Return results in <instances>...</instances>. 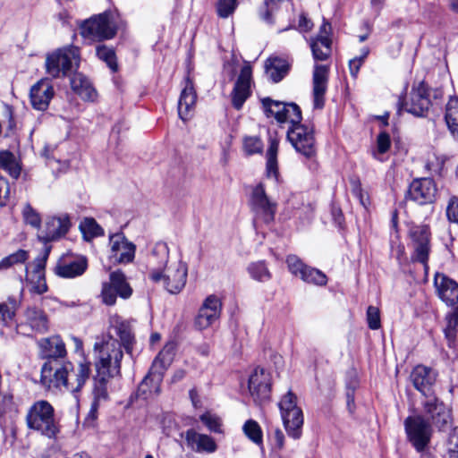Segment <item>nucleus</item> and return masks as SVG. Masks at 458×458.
I'll use <instances>...</instances> for the list:
<instances>
[{
    "mask_svg": "<svg viewBox=\"0 0 458 458\" xmlns=\"http://www.w3.org/2000/svg\"><path fill=\"white\" fill-rule=\"evenodd\" d=\"M28 429L49 439L60 432V424L54 406L47 400H38L28 407L25 415Z\"/></svg>",
    "mask_w": 458,
    "mask_h": 458,
    "instance_id": "nucleus-1",
    "label": "nucleus"
},
{
    "mask_svg": "<svg viewBox=\"0 0 458 458\" xmlns=\"http://www.w3.org/2000/svg\"><path fill=\"white\" fill-rule=\"evenodd\" d=\"M94 349L98 353L95 361L96 372L98 375L118 376L123 357L120 343L111 335H107L101 341L95 343Z\"/></svg>",
    "mask_w": 458,
    "mask_h": 458,
    "instance_id": "nucleus-2",
    "label": "nucleus"
},
{
    "mask_svg": "<svg viewBox=\"0 0 458 458\" xmlns=\"http://www.w3.org/2000/svg\"><path fill=\"white\" fill-rule=\"evenodd\" d=\"M80 62L79 47L66 46L47 54L45 61L46 72L53 79L66 77L73 68L79 67Z\"/></svg>",
    "mask_w": 458,
    "mask_h": 458,
    "instance_id": "nucleus-3",
    "label": "nucleus"
},
{
    "mask_svg": "<svg viewBox=\"0 0 458 458\" xmlns=\"http://www.w3.org/2000/svg\"><path fill=\"white\" fill-rule=\"evenodd\" d=\"M188 276V265L182 259L170 262L162 270L152 269L149 279L162 286L172 294L179 293L185 286Z\"/></svg>",
    "mask_w": 458,
    "mask_h": 458,
    "instance_id": "nucleus-4",
    "label": "nucleus"
},
{
    "mask_svg": "<svg viewBox=\"0 0 458 458\" xmlns=\"http://www.w3.org/2000/svg\"><path fill=\"white\" fill-rule=\"evenodd\" d=\"M72 363L64 360H47L41 368L40 383L52 391H66L67 377Z\"/></svg>",
    "mask_w": 458,
    "mask_h": 458,
    "instance_id": "nucleus-5",
    "label": "nucleus"
},
{
    "mask_svg": "<svg viewBox=\"0 0 458 458\" xmlns=\"http://www.w3.org/2000/svg\"><path fill=\"white\" fill-rule=\"evenodd\" d=\"M116 33L113 14L105 12L85 21L81 26V34L83 38L91 40H104L112 38Z\"/></svg>",
    "mask_w": 458,
    "mask_h": 458,
    "instance_id": "nucleus-6",
    "label": "nucleus"
},
{
    "mask_svg": "<svg viewBox=\"0 0 458 458\" xmlns=\"http://www.w3.org/2000/svg\"><path fill=\"white\" fill-rule=\"evenodd\" d=\"M262 106L267 117H274L279 123L296 125L302 120L301 111L295 103H285L264 98Z\"/></svg>",
    "mask_w": 458,
    "mask_h": 458,
    "instance_id": "nucleus-7",
    "label": "nucleus"
},
{
    "mask_svg": "<svg viewBox=\"0 0 458 458\" xmlns=\"http://www.w3.org/2000/svg\"><path fill=\"white\" fill-rule=\"evenodd\" d=\"M287 139L294 149L307 158L316 155V140L312 126L302 124L291 125L287 131Z\"/></svg>",
    "mask_w": 458,
    "mask_h": 458,
    "instance_id": "nucleus-8",
    "label": "nucleus"
},
{
    "mask_svg": "<svg viewBox=\"0 0 458 458\" xmlns=\"http://www.w3.org/2000/svg\"><path fill=\"white\" fill-rule=\"evenodd\" d=\"M250 205L255 214L256 221L259 220L265 224H269L274 220L277 204L267 196L263 182L252 187Z\"/></svg>",
    "mask_w": 458,
    "mask_h": 458,
    "instance_id": "nucleus-9",
    "label": "nucleus"
},
{
    "mask_svg": "<svg viewBox=\"0 0 458 458\" xmlns=\"http://www.w3.org/2000/svg\"><path fill=\"white\" fill-rule=\"evenodd\" d=\"M407 437L415 450L423 452L428 445L432 429L430 424L421 416H409L404 420Z\"/></svg>",
    "mask_w": 458,
    "mask_h": 458,
    "instance_id": "nucleus-10",
    "label": "nucleus"
},
{
    "mask_svg": "<svg viewBox=\"0 0 458 458\" xmlns=\"http://www.w3.org/2000/svg\"><path fill=\"white\" fill-rule=\"evenodd\" d=\"M108 246V259L111 264H128L133 261L136 245L129 242L123 233L110 234Z\"/></svg>",
    "mask_w": 458,
    "mask_h": 458,
    "instance_id": "nucleus-11",
    "label": "nucleus"
},
{
    "mask_svg": "<svg viewBox=\"0 0 458 458\" xmlns=\"http://www.w3.org/2000/svg\"><path fill=\"white\" fill-rule=\"evenodd\" d=\"M413 253L412 261L423 265L425 271L428 270V259L430 252V232L428 226H414L410 231Z\"/></svg>",
    "mask_w": 458,
    "mask_h": 458,
    "instance_id": "nucleus-12",
    "label": "nucleus"
},
{
    "mask_svg": "<svg viewBox=\"0 0 458 458\" xmlns=\"http://www.w3.org/2000/svg\"><path fill=\"white\" fill-rule=\"evenodd\" d=\"M49 251L50 249L47 248L42 256L26 266V281L30 285V291L38 294H42L48 289L45 278V267Z\"/></svg>",
    "mask_w": 458,
    "mask_h": 458,
    "instance_id": "nucleus-13",
    "label": "nucleus"
},
{
    "mask_svg": "<svg viewBox=\"0 0 458 458\" xmlns=\"http://www.w3.org/2000/svg\"><path fill=\"white\" fill-rule=\"evenodd\" d=\"M249 391L255 403H262L270 397V374L264 369L256 368L249 378Z\"/></svg>",
    "mask_w": 458,
    "mask_h": 458,
    "instance_id": "nucleus-14",
    "label": "nucleus"
},
{
    "mask_svg": "<svg viewBox=\"0 0 458 458\" xmlns=\"http://www.w3.org/2000/svg\"><path fill=\"white\" fill-rule=\"evenodd\" d=\"M251 85L252 69L250 65L245 64L242 67L231 93L232 105L235 109L240 110L245 101L250 97Z\"/></svg>",
    "mask_w": 458,
    "mask_h": 458,
    "instance_id": "nucleus-15",
    "label": "nucleus"
},
{
    "mask_svg": "<svg viewBox=\"0 0 458 458\" xmlns=\"http://www.w3.org/2000/svg\"><path fill=\"white\" fill-rule=\"evenodd\" d=\"M221 307L222 303L217 296H208L195 318V327L198 330H204L209 327L219 318Z\"/></svg>",
    "mask_w": 458,
    "mask_h": 458,
    "instance_id": "nucleus-16",
    "label": "nucleus"
},
{
    "mask_svg": "<svg viewBox=\"0 0 458 458\" xmlns=\"http://www.w3.org/2000/svg\"><path fill=\"white\" fill-rule=\"evenodd\" d=\"M430 106L428 87L424 82L419 83L410 93L409 99L406 100L402 107L408 113L415 116L426 115Z\"/></svg>",
    "mask_w": 458,
    "mask_h": 458,
    "instance_id": "nucleus-17",
    "label": "nucleus"
},
{
    "mask_svg": "<svg viewBox=\"0 0 458 458\" xmlns=\"http://www.w3.org/2000/svg\"><path fill=\"white\" fill-rule=\"evenodd\" d=\"M437 191V185L432 179H416L410 184L407 197L420 205H425L435 200Z\"/></svg>",
    "mask_w": 458,
    "mask_h": 458,
    "instance_id": "nucleus-18",
    "label": "nucleus"
},
{
    "mask_svg": "<svg viewBox=\"0 0 458 458\" xmlns=\"http://www.w3.org/2000/svg\"><path fill=\"white\" fill-rule=\"evenodd\" d=\"M48 327V321L45 312L37 308H28L23 320L17 326L20 334L30 335L31 332L45 333Z\"/></svg>",
    "mask_w": 458,
    "mask_h": 458,
    "instance_id": "nucleus-19",
    "label": "nucleus"
},
{
    "mask_svg": "<svg viewBox=\"0 0 458 458\" xmlns=\"http://www.w3.org/2000/svg\"><path fill=\"white\" fill-rule=\"evenodd\" d=\"M426 397L427 399L423 403L425 415L431 420L433 425L442 429L450 423V411L436 396L428 394Z\"/></svg>",
    "mask_w": 458,
    "mask_h": 458,
    "instance_id": "nucleus-20",
    "label": "nucleus"
},
{
    "mask_svg": "<svg viewBox=\"0 0 458 458\" xmlns=\"http://www.w3.org/2000/svg\"><path fill=\"white\" fill-rule=\"evenodd\" d=\"M54 96V86L48 78L39 80L31 86L30 90V104L38 111L47 110Z\"/></svg>",
    "mask_w": 458,
    "mask_h": 458,
    "instance_id": "nucleus-21",
    "label": "nucleus"
},
{
    "mask_svg": "<svg viewBox=\"0 0 458 458\" xmlns=\"http://www.w3.org/2000/svg\"><path fill=\"white\" fill-rule=\"evenodd\" d=\"M71 227L70 218L67 215L53 216L46 222L45 230L38 234L40 241L49 242L64 237Z\"/></svg>",
    "mask_w": 458,
    "mask_h": 458,
    "instance_id": "nucleus-22",
    "label": "nucleus"
},
{
    "mask_svg": "<svg viewBox=\"0 0 458 458\" xmlns=\"http://www.w3.org/2000/svg\"><path fill=\"white\" fill-rule=\"evenodd\" d=\"M91 374L90 362L80 361L76 368L72 365L67 377L66 391L72 393L76 402H78V393L82 389Z\"/></svg>",
    "mask_w": 458,
    "mask_h": 458,
    "instance_id": "nucleus-23",
    "label": "nucleus"
},
{
    "mask_svg": "<svg viewBox=\"0 0 458 458\" xmlns=\"http://www.w3.org/2000/svg\"><path fill=\"white\" fill-rule=\"evenodd\" d=\"M436 293L446 305L453 306L458 302V284L444 274L437 273L434 278Z\"/></svg>",
    "mask_w": 458,
    "mask_h": 458,
    "instance_id": "nucleus-24",
    "label": "nucleus"
},
{
    "mask_svg": "<svg viewBox=\"0 0 458 458\" xmlns=\"http://www.w3.org/2000/svg\"><path fill=\"white\" fill-rule=\"evenodd\" d=\"M437 377V373L433 369L418 365L412 369L410 378L413 386L426 396L430 394L431 387L435 384Z\"/></svg>",
    "mask_w": 458,
    "mask_h": 458,
    "instance_id": "nucleus-25",
    "label": "nucleus"
},
{
    "mask_svg": "<svg viewBox=\"0 0 458 458\" xmlns=\"http://www.w3.org/2000/svg\"><path fill=\"white\" fill-rule=\"evenodd\" d=\"M328 67L316 64L313 72V106L321 109L325 105L327 89Z\"/></svg>",
    "mask_w": 458,
    "mask_h": 458,
    "instance_id": "nucleus-26",
    "label": "nucleus"
},
{
    "mask_svg": "<svg viewBox=\"0 0 458 458\" xmlns=\"http://www.w3.org/2000/svg\"><path fill=\"white\" fill-rule=\"evenodd\" d=\"M187 445L196 453L213 454L217 450V445L208 435L198 433L191 428L185 432Z\"/></svg>",
    "mask_w": 458,
    "mask_h": 458,
    "instance_id": "nucleus-27",
    "label": "nucleus"
},
{
    "mask_svg": "<svg viewBox=\"0 0 458 458\" xmlns=\"http://www.w3.org/2000/svg\"><path fill=\"white\" fill-rule=\"evenodd\" d=\"M87 259L83 257L72 259H62L55 267V273L64 278H73L81 276L87 269Z\"/></svg>",
    "mask_w": 458,
    "mask_h": 458,
    "instance_id": "nucleus-28",
    "label": "nucleus"
},
{
    "mask_svg": "<svg viewBox=\"0 0 458 458\" xmlns=\"http://www.w3.org/2000/svg\"><path fill=\"white\" fill-rule=\"evenodd\" d=\"M196 99L197 94L193 88L192 81L187 79L178 102V115L183 122H186L191 116Z\"/></svg>",
    "mask_w": 458,
    "mask_h": 458,
    "instance_id": "nucleus-29",
    "label": "nucleus"
},
{
    "mask_svg": "<svg viewBox=\"0 0 458 458\" xmlns=\"http://www.w3.org/2000/svg\"><path fill=\"white\" fill-rule=\"evenodd\" d=\"M38 346L41 354L47 360H63L67 354L65 344L58 335L41 339L38 341Z\"/></svg>",
    "mask_w": 458,
    "mask_h": 458,
    "instance_id": "nucleus-30",
    "label": "nucleus"
},
{
    "mask_svg": "<svg viewBox=\"0 0 458 458\" xmlns=\"http://www.w3.org/2000/svg\"><path fill=\"white\" fill-rule=\"evenodd\" d=\"M176 344L168 342L153 360L150 374L157 375L161 378L163 372L171 365L175 355Z\"/></svg>",
    "mask_w": 458,
    "mask_h": 458,
    "instance_id": "nucleus-31",
    "label": "nucleus"
},
{
    "mask_svg": "<svg viewBox=\"0 0 458 458\" xmlns=\"http://www.w3.org/2000/svg\"><path fill=\"white\" fill-rule=\"evenodd\" d=\"M72 89L85 101H95L97 91L90 81L82 73L75 72L71 78Z\"/></svg>",
    "mask_w": 458,
    "mask_h": 458,
    "instance_id": "nucleus-32",
    "label": "nucleus"
},
{
    "mask_svg": "<svg viewBox=\"0 0 458 458\" xmlns=\"http://www.w3.org/2000/svg\"><path fill=\"white\" fill-rule=\"evenodd\" d=\"M110 328L119 336L121 346L123 345L127 352H131L134 337L130 324L121 318L114 316L110 318Z\"/></svg>",
    "mask_w": 458,
    "mask_h": 458,
    "instance_id": "nucleus-33",
    "label": "nucleus"
},
{
    "mask_svg": "<svg viewBox=\"0 0 458 458\" xmlns=\"http://www.w3.org/2000/svg\"><path fill=\"white\" fill-rule=\"evenodd\" d=\"M284 426L289 437L299 439L301 436L303 425V413L301 408L293 409L288 412V416L281 415Z\"/></svg>",
    "mask_w": 458,
    "mask_h": 458,
    "instance_id": "nucleus-34",
    "label": "nucleus"
},
{
    "mask_svg": "<svg viewBox=\"0 0 458 458\" xmlns=\"http://www.w3.org/2000/svg\"><path fill=\"white\" fill-rule=\"evenodd\" d=\"M289 64L286 60L270 57L266 62V73L275 83L279 82L287 74Z\"/></svg>",
    "mask_w": 458,
    "mask_h": 458,
    "instance_id": "nucleus-35",
    "label": "nucleus"
},
{
    "mask_svg": "<svg viewBox=\"0 0 458 458\" xmlns=\"http://www.w3.org/2000/svg\"><path fill=\"white\" fill-rule=\"evenodd\" d=\"M279 141L276 138L269 139V146L267 150L266 174L267 178H274L278 181L277 152Z\"/></svg>",
    "mask_w": 458,
    "mask_h": 458,
    "instance_id": "nucleus-36",
    "label": "nucleus"
},
{
    "mask_svg": "<svg viewBox=\"0 0 458 458\" xmlns=\"http://www.w3.org/2000/svg\"><path fill=\"white\" fill-rule=\"evenodd\" d=\"M445 120L452 135L458 140V98H450L445 113Z\"/></svg>",
    "mask_w": 458,
    "mask_h": 458,
    "instance_id": "nucleus-37",
    "label": "nucleus"
},
{
    "mask_svg": "<svg viewBox=\"0 0 458 458\" xmlns=\"http://www.w3.org/2000/svg\"><path fill=\"white\" fill-rule=\"evenodd\" d=\"M109 283L123 299H128L132 294V289L126 280L125 275L120 271H114L109 276Z\"/></svg>",
    "mask_w": 458,
    "mask_h": 458,
    "instance_id": "nucleus-38",
    "label": "nucleus"
},
{
    "mask_svg": "<svg viewBox=\"0 0 458 458\" xmlns=\"http://www.w3.org/2000/svg\"><path fill=\"white\" fill-rule=\"evenodd\" d=\"M112 377L109 375H98L96 374L94 377V387H93V401L96 403L101 404L108 398L107 393V382Z\"/></svg>",
    "mask_w": 458,
    "mask_h": 458,
    "instance_id": "nucleus-39",
    "label": "nucleus"
},
{
    "mask_svg": "<svg viewBox=\"0 0 458 458\" xmlns=\"http://www.w3.org/2000/svg\"><path fill=\"white\" fill-rule=\"evenodd\" d=\"M331 39L325 37L312 39L310 48L314 59L319 61L327 59L331 54Z\"/></svg>",
    "mask_w": 458,
    "mask_h": 458,
    "instance_id": "nucleus-40",
    "label": "nucleus"
},
{
    "mask_svg": "<svg viewBox=\"0 0 458 458\" xmlns=\"http://www.w3.org/2000/svg\"><path fill=\"white\" fill-rule=\"evenodd\" d=\"M150 259L157 265L154 269L162 270L164 267L168 265L169 261V248L167 244L163 242H157L151 250Z\"/></svg>",
    "mask_w": 458,
    "mask_h": 458,
    "instance_id": "nucleus-41",
    "label": "nucleus"
},
{
    "mask_svg": "<svg viewBox=\"0 0 458 458\" xmlns=\"http://www.w3.org/2000/svg\"><path fill=\"white\" fill-rule=\"evenodd\" d=\"M250 278L255 281L265 283L271 279L272 275L265 261L252 262L247 267Z\"/></svg>",
    "mask_w": 458,
    "mask_h": 458,
    "instance_id": "nucleus-42",
    "label": "nucleus"
},
{
    "mask_svg": "<svg viewBox=\"0 0 458 458\" xmlns=\"http://www.w3.org/2000/svg\"><path fill=\"white\" fill-rule=\"evenodd\" d=\"M19 306L20 301L15 297H9L6 302L0 303V324L8 325L12 322Z\"/></svg>",
    "mask_w": 458,
    "mask_h": 458,
    "instance_id": "nucleus-43",
    "label": "nucleus"
},
{
    "mask_svg": "<svg viewBox=\"0 0 458 458\" xmlns=\"http://www.w3.org/2000/svg\"><path fill=\"white\" fill-rule=\"evenodd\" d=\"M0 170L7 172L13 178L20 175L21 169L13 153L9 151L0 152Z\"/></svg>",
    "mask_w": 458,
    "mask_h": 458,
    "instance_id": "nucleus-44",
    "label": "nucleus"
},
{
    "mask_svg": "<svg viewBox=\"0 0 458 458\" xmlns=\"http://www.w3.org/2000/svg\"><path fill=\"white\" fill-rule=\"evenodd\" d=\"M29 258V251L20 249L0 260V269H7L15 265L24 264Z\"/></svg>",
    "mask_w": 458,
    "mask_h": 458,
    "instance_id": "nucleus-45",
    "label": "nucleus"
},
{
    "mask_svg": "<svg viewBox=\"0 0 458 458\" xmlns=\"http://www.w3.org/2000/svg\"><path fill=\"white\" fill-rule=\"evenodd\" d=\"M243 432L246 437L254 444L259 445L263 443V433L259 423L253 420H247L243 427Z\"/></svg>",
    "mask_w": 458,
    "mask_h": 458,
    "instance_id": "nucleus-46",
    "label": "nucleus"
},
{
    "mask_svg": "<svg viewBox=\"0 0 458 458\" xmlns=\"http://www.w3.org/2000/svg\"><path fill=\"white\" fill-rule=\"evenodd\" d=\"M301 279L303 282L308 284H313L316 285H325L327 282V276L315 267H311L310 266L307 267L305 271H302Z\"/></svg>",
    "mask_w": 458,
    "mask_h": 458,
    "instance_id": "nucleus-47",
    "label": "nucleus"
},
{
    "mask_svg": "<svg viewBox=\"0 0 458 458\" xmlns=\"http://www.w3.org/2000/svg\"><path fill=\"white\" fill-rule=\"evenodd\" d=\"M80 228L87 240L104 234L103 228L93 218H85L81 223Z\"/></svg>",
    "mask_w": 458,
    "mask_h": 458,
    "instance_id": "nucleus-48",
    "label": "nucleus"
},
{
    "mask_svg": "<svg viewBox=\"0 0 458 458\" xmlns=\"http://www.w3.org/2000/svg\"><path fill=\"white\" fill-rule=\"evenodd\" d=\"M391 146L390 136L387 132L382 131L377 137V146L372 151V156L378 161H384L382 155L386 153Z\"/></svg>",
    "mask_w": 458,
    "mask_h": 458,
    "instance_id": "nucleus-49",
    "label": "nucleus"
},
{
    "mask_svg": "<svg viewBox=\"0 0 458 458\" xmlns=\"http://www.w3.org/2000/svg\"><path fill=\"white\" fill-rule=\"evenodd\" d=\"M96 53L100 60L106 63L108 67L115 72L117 70V64L115 62V54L113 48L108 47L105 45H99L96 48Z\"/></svg>",
    "mask_w": 458,
    "mask_h": 458,
    "instance_id": "nucleus-50",
    "label": "nucleus"
},
{
    "mask_svg": "<svg viewBox=\"0 0 458 458\" xmlns=\"http://www.w3.org/2000/svg\"><path fill=\"white\" fill-rule=\"evenodd\" d=\"M278 407L280 409L281 415L288 416V412L292 411L293 409H299L300 407L297 405V397L296 395L289 391L287 392L280 400L278 403Z\"/></svg>",
    "mask_w": 458,
    "mask_h": 458,
    "instance_id": "nucleus-51",
    "label": "nucleus"
},
{
    "mask_svg": "<svg viewBox=\"0 0 458 458\" xmlns=\"http://www.w3.org/2000/svg\"><path fill=\"white\" fill-rule=\"evenodd\" d=\"M446 320L445 334L449 340H453L456 337L458 328V305L446 316Z\"/></svg>",
    "mask_w": 458,
    "mask_h": 458,
    "instance_id": "nucleus-52",
    "label": "nucleus"
},
{
    "mask_svg": "<svg viewBox=\"0 0 458 458\" xmlns=\"http://www.w3.org/2000/svg\"><path fill=\"white\" fill-rule=\"evenodd\" d=\"M286 264L289 271L299 278L301 277L302 271L307 269L308 265L304 264L303 261L296 255L291 254L286 258Z\"/></svg>",
    "mask_w": 458,
    "mask_h": 458,
    "instance_id": "nucleus-53",
    "label": "nucleus"
},
{
    "mask_svg": "<svg viewBox=\"0 0 458 458\" xmlns=\"http://www.w3.org/2000/svg\"><path fill=\"white\" fill-rule=\"evenodd\" d=\"M24 222L33 228L38 229L41 225L39 214L30 205L26 204L22 209Z\"/></svg>",
    "mask_w": 458,
    "mask_h": 458,
    "instance_id": "nucleus-54",
    "label": "nucleus"
},
{
    "mask_svg": "<svg viewBox=\"0 0 458 458\" xmlns=\"http://www.w3.org/2000/svg\"><path fill=\"white\" fill-rule=\"evenodd\" d=\"M263 143L258 137H245L243 140V150L246 155L250 156L261 153Z\"/></svg>",
    "mask_w": 458,
    "mask_h": 458,
    "instance_id": "nucleus-55",
    "label": "nucleus"
},
{
    "mask_svg": "<svg viewBox=\"0 0 458 458\" xmlns=\"http://www.w3.org/2000/svg\"><path fill=\"white\" fill-rule=\"evenodd\" d=\"M237 4V0H218L216 4L218 16L221 18L229 17L234 13Z\"/></svg>",
    "mask_w": 458,
    "mask_h": 458,
    "instance_id": "nucleus-56",
    "label": "nucleus"
},
{
    "mask_svg": "<svg viewBox=\"0 0 458 458\" xmlns=\"http://www.w3.org/2000/svg\"><path fill=\"white\" fill-rule=\"evenodd\" d=\"M200 420L205 424V426L211 431L215 433H222L223 430L221 428V420L220 419L213 415L209 412H206L199 417Z\"/></svg>",
    "mask_w": 458,
    "mask_h": 458,
    "instance_id": "nucleus-57",
    "label": "nucleus"
},
{
    "mask_svg": "<svg viewBox=\"0 0 458 458\" xmlns=\"http://www.w3.org/2000/svg\"><path fill=\"white\" fill-rule=\"evenodd\" d=\"M118 293L114 289L109 282L104 283L102 286V301L106 305H114L116 301Z\"/></svg>",
    "mask_w": 458,
    "mask_h": 458,
    "instance_id": "nucleus-58",
    "label": "nucleus"
},
{
    "mask_svg": "<svg viewBox=\"0 0 458 458\" xmlns=\"http://www.w3.org/2000/svg\"><path fill=\"white\" fill-rule=\"evenodd\" d=\"M281 1L282 0H265V6L262 7L259 11L260 18L263 21L271 23L273 21L272 13L276 10L277 4Z\"/></svg>",
    "mask_w": 458,
    "mask_h": 458,
    "instance_id": "nucleus-59",
    "label": "nucleus"
},
{
    "mask_svg": "<svg viewBox=\"0 0 458 458\" xmlns=\"http://www.w3.org/2000/svg\"><path fill=\"white\" fill-rule=\"evenodd\" d=\"M367 320L369 327L372 330H377L380 327V314L377 307L369 306L367 310Z\"/></svg>",
    "mask_w": 458,
    "mask_h": 458,
    "instance_id": "nucleus-60",
    "label": "nucleus"
},
{
    "mask_svg": "<svg viewBox=\"0 0 458 458\" xmlns=\"http://www.w3.org/2000/svg\"><path fill=\"white\" fill-rule=\"evenodd\" d=\"M447 452L450 458H458V427H455L449 434Z\"/></svg>",
    "mask_w": 458,
    "mask_h": 458,
    "instance_id": "nucleus-61",
    "label": "nucleus"
},
{
    "mask_svg": "<svg viewBox=\"0 0 458 458\" xmlns=\"http://www.w3.org/2000/svg\"><path fill=\"white\" fill-rule=\"evenodd\" d=\"M448 219L452 222L458 223V197H453L446 208Z\"/></svg>",
    "mask_w": 458,
    "mask_h": 458,
    "instance_id": "nucleus-62",
    "label": "nucleus"
},
{
    "mask_svg": "<svg viewBox=\"0 0 458 458\" xmlns=\"http://www.w3.org/2000/svg\"><path fill=\"white\" fill-rule=\"evenodd\" d=\"M9 184L7 181L0 175V206L5 205V201L9 196Z\"/></svg>",
    "mask_w": 458,
    "mask_h": 458,
    "instance_id": "nucleus-63",
    "label": "nucleus"
},
{
    "mask_svg": "<svg viewBox=\"0 0 458 458\" xmlns=\"http://www.w3.org/2000/svg\"><path fill=\"white\" fill-rule=\"evenodd\" d=\"M362 64H363V62L360 61V59H358L357 57H354L352 60H350L349 69H350L351 75L353 78H357V75H358L359 71Z\"/></svg>",
    "mask_w": 458,
    "mask_h": 458,
    "instance_id": "nucleus-64",
    "label": "nucleus"
}]
</instances>
